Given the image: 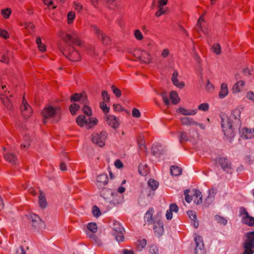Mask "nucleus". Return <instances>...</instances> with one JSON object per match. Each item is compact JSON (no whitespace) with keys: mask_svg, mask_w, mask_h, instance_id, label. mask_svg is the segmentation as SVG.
Returning <instances> with one entry per match:
<instances>
[{"mask_svg":"<svg viewBox=\"0 0 254 254\" xmlns=\"http://www.w3.org/2000/svg\"><path fill=\"white\" fill-rule=\"evenodd\" d=\"M58 36L67 44L62 51L64 55L72 62L80 60V55L78 51L75 49V46L82 47V42L79 39L76 31L71 30L65 32L61 30L58 33Z\"/></svg>","mask_w":254,"mask_h":254,"instance_id":"obj_1","label":"nucleus"},{"mask_svg":"<svg viewBox=\"0 0 254 254\" xmlns=\"http://www.w3.org/2000/svg\"><path fill=\"white\" fill-rule=\"evenodd\" d=\"M241 111L236 108L229 117L223 116L221 117V127L225 135L228 138H233L235 135V130L240 124Z\"/></svg>","mask_w":254,"mask_h":254,"instance_id":"obj_2","label":"nucleus"},{"mask_svg":"<svg viewBox=\"0 0 254 254\" xmlns=\"http://www.w3.org/2000/svg\"><path fill=\"white\" fill-rule=\"evenodd\" d=\"M42 114L43 117V122L46 124L48 120H51L55 123L58 122L61 118L62 111L59 106L48 105L43 109Z\"/></svg>","mask_w":254,"mask_h":254,"instance_id":"obj_3","label":"nucleus"},{"mask_svg":"<svg viewBox=\"0 0 254 254\" xmlns=\"http://www.w3.org/2000/svg\"><path fill=\"white\" fill-rule=\"evenodd\" d=\"M243 243L244 252L243 254H253L254 253V231L248 232L245 235Z\"/></svg>","mask_w":254,"mask_h":254,"instance_id":"obj_4","label":"nucleus"},{"mask_svg":"<svg viewBox=\"0 0 254 254\" xmlns=\"http://www.w3.org/2000/svg\"><path fill=\"white\" fill-rule=\"evenodd\" d=\"M97 231V226L95 223H89L87 226V230L85 231L87 237L93 240L97 245H101V242L95 235V233Z\"/></svg>","mask_w":254,"mask_h":254,"instance_id":"obj_5","label":"nucleus"},{"mask_svg":"<svg viewBox=\"0 0 254 254\" xmlns=\"http://www.w3.org/2000/svg\"><path fill=\"white\" fill-rule=\"evenodd\" d=\"M91 31L94 32L99 39L101 40L104 45H110L111 42L110 38L106 35L102 31L95 25L91 26Z\"/></svg>","mask_w":254,"mask_h":254,"instance_id":"obj_6","label":"nucleus"},{"mask_svg":"<svg viewBox=\"0 0 254 254\" xmlns=\"http://www.w3.org/2000/svg\"><path fill=\"white\" fill-rule=\"evenodd\" d=\"M92 137L93 143L98 145L99 146L102 147L105 145V141L107 137V133L105 131H102L100 133H93Z\"/></svg>","mask_w":254,"mask_h":254,"instance_id":"obj_7","label":"nucleus"},{"mask_svg":"<svg viewBox=\"0 0 254 254\" xmlns=\"http://www.w3.org/2000/svg\"><path fill=\"white\" fill-rule=\"evenodd\" d=\"M240 215L242 217V222L243 223L250 226H254V217L250 216L245 208H240Z\"/></svg>","mask_w":254,"mask_h":254,"instance_id":"obj_8","label":"nucleus"},{"mask_svg":"<svg viewBox=\"0 0 254 254\" xmlns=\"http://www.w3.org/2000/svg\"><path fill=\"white\" fill-rule=\"evenodd\" d=\"M216 162L222 169L228 173H231V164L230 162L225 157H218L216 158Z\"/></svg>","mask_w":254,"mask_h":254,"instance_id":"obj_9","label":"nucleus"},{"mask_svg":"<svg viewBox=\"0 0 254 254\" xmlns=\"http://www.w3.org/2000/svg\"><path fill=\"white\" fill-rule=\"evenodd\" d=\"M154 213V210L152 208H150L149 210L146 212L144 216V225H151L154 224L156 221V218L158 217H161L160 215L159 214H157V215L153 216Z\"/></svg>","mask_w":254,"mask_h":254,"instance_id":"obj_10","label":"nucleus"},{"mask_svg":"<svg viewBox=\"0 0 254 254\" xmlns=\"http://www.w3.org/2000/svg\"><path fill=\"white\" fill-rule=\"evenodd\" d=\"M153 224L154 234L158 237H160L163 234L164 231L163 223L161 217H157L156 218L155 222Z\"/></svg>","mask_w":254,"mask_h":254,"instance_id":"obj_11","label":"nucleus"},{"mask_svg":"<svg viewBox=\"0 0 254 254\" xmlns=\"http://www.w3.org/2000/svg\"><path fill=\"white\" fill-rule=\"evenodd\" d=\"M194 240L195 243L194 253L195 254H204V244L202 238L201 236L194 234Z\"/></svg>","mask_w":254,"mask_h":254,"instance_id":"obj_12","label":"nucleus"},{"mask_svg":"<svg viewBox=\"0 0 254 254\" xmlns=\"http://www.w3.org/2000/svg\"><path fill=\"white\" fill-rule=\"evenodd\" d=\"M21 111L25 118H29L32 113V108L27 104L24 98L21 106Z\"/></svg>","mask_w":254,"mask_h":254,"instance_id":"obj_13","label":"nucleus"},{"mask_svg":"<svg viewBox=\"0 0 254 254\" xmlns=\"http://www.w3.org/2000/svg\"><path fill=\"white\" fill-rule=\"evenodd\" d=\"M71 102H80L82 104L87 103V98L85 92L74 93L70 97Z\"/></svg>","mask_w":254,"mask_h":254,"instance_id":"obj_14","label":"nucleus"},{"mask_svg":"<svg viewBox=\"0 0 254 254\" xmlns=\"http://www.w3.org/2000/svg\"><path fill=\"white\" fill-rule=\"evenodd\" d=\"M108 177L107 174H100L97 177L96 185L99 189L102 188L108 184Z\"/></svg>","mask_w":254,"mask_h":254,"instance_id":"obj_15","label":"nucleus"},{"mask_svg":"<svg viewBox=\"0 0 254 254\" xmlns=\"http://www.w3.org/2000/svg\"><path fill=\"white\" fill-rule=\"evenodd\" d=\"M207 23L204 21L203 17H199L198 19L197 23L194 28V30L198 33L200 31L205 33V30L207 29Z\"/></svg>","mask_w":254,"mask_h":254,"instance_id":"obj_16","label":"nucleus"},{"mask_svg":"<svg viewBox=\"0 0 254 254\" xmlns=\"http://www.w3.org/2000/svg\"><path fill=\"white\" fill-rule=\"evenodd\" d=\"M106 121L107 124L114 128H117L119 126V120L114 116L106 115Z\"/></svg>","mask_w":254,"mask_h":254,"instance_id":"obj_17","label":"nucleus"},{"mask_svg":"<svg viewBox=\"0 0 254 254\" xmlns=\"http://www.w3.org/2000/svg\"><path fill=\"white\" fill-rule=\"evenodd\" d=\"M139 150V154L145 155L147 152V148L145 144L144 139L142 136L139 135L137 139Z\"/></svg>","mask_w":254,"mask_h":254,"instance_id":"obj_18","label":"nucleus"},{"mask_svg":"<svg viewBox=\"0 0 254 254\" xmlns=\"http://www.w3.org/2000/svg\"><path fill=\"white\" fill-rule=\"evenodd\" d=\"M179 207L176 203H171L170 204L169 209L167 210L166 213V218L170 220L172 218L173 212L178 213Z\"/></svg>","mask_w":254,"mask_h":254,"instance_id":"obj_19","label":"nucleus"},{"mask_svg":"<svg viewBox=\"0 0 254 254\" xmlns=\"http://www.w3.org/2000/svg\"><path fill=\"white\" fill-rule=\"evenodd\" d=\"M178 76V72L176 70H174L172 77V81L174 85L182 89L184 87L185 83L183 81H179L177 78Z\"/></svg>","mask_w":254,"mask_h":254,"instance_id":"obj_20","label":"nucleus"},{"mask_svg":"<svg viewBox=\"0 0 254 254\" xmlns=\"http://www.w3.org/2000/svg\"><path fill=\"white\" fill-rule=\"evenodd\" d=\"M242 137L245 139H251L254 137V128H244L242 131Z\"/></svg>","mask_w":254,"mask_h":254,"instance_id":"obj_21","label":"nucleus"},{"mask_svg":"<svg viewBox=\"0 0 254 254\" xmlns=\"http://www.w3.org/2000/svg\"><path fill=\"white\" fill-rule=\"evenodd\" d=\"M245 84V82L243 80L238 81L235 83L232 87V91L234 93H237L241 92Z\"/></svg>","mask_w":254,"mask_h":254,"instance_id":"obj_22","label":"nucleus"},{"mask_svg":"<svg viewBox=\"0 0 254 254\" xmlns=\"http://www.w3.org/2000/svg\"><path fill=\"white\" fill-rule=\"evenodd\" d=\"M168 0H159V9L156 12L155 16H160L163 14H168V12L162 6L167 4Z\"/></svg>","mask_w":254,"mask_h":254,"instance_id":"obj_23","label":"nucleus"},{"mask_svg":"<svg viewBox=\"0 0 254 254\" xmlns=\"http://www.w3.org/2000/svg\"><path fill=\"white\" fill-rule=\"evenodd\" d=\"M193 197L195 203L199 204L202 202V195L201 192L197 190H193Z\"/></svg>","mask_w":254,"mask_h":254,"instance_id":"obj_24","label":"nucleus"},{"mask_svg":"<svg viewBox=\"0 0 254 254\" xmlns=\"http://www.w3.org/2000/svg\"><path fill=\"white\" fill-rule=\"evenodd\" d=\"M177 111L178 113L185 116L194 115L197 113L196 109L188 110L182 107L179 108Z\"/></svg>","mask_w":254,"mask_h":254,"instance_id":"obj_25","label":"nucleus"},{"mask_svg":"<svg viewBox=\"0 0 254 254\" xmlns=\"http://www.w3.org/2000/svg\"><path fill=\"white\" fill-rule=\"evenodd\" d=\"M228 94V89L227 84L222 83L221 86V89L219 93V96L220 98H225Z\"/></svg>","mask_w":254,"mask_h":254,"instance_id":"obj_26","label":"nucleus"},{"mask_svg":"<svg viewBox=\"0 0 254 254\" xmlns=\"http://www.w3.org/2000/svg\"><path fill=\"white\" fill-rule=\"evenodd\" d=\"M181 123L184 126H193L197 125V123L194 121L193 119L190 117H184L181 119Z\"/></svg>","mask_w":254,"mask_h":254,"instance_id":"obj_27","label":"nucleus"},{"mask_svg":"<svg viewBox=\"0 0 254 254\" xmlns=\"http://www.w3.org/2000/svg\"><path fill=\"white\" fill-rule=\"evenodd\" d=\"M4 159L9 163L15 164L16 162L17 157L12 153H7L4 156Z\"/></svg>","mask_w":254,"mask_h":254,"instance_id":"obj_28","label":"nucleus"},{"mask_svg":"<svg viewBox=\"0 0 254 254\" xmlns=\"http://www.w3.org/2000/svg\"><path fill=\"white\" fill-rule=\"evenodd\" d=\"M77 125L80 127L87 126V120L84 115H79L76 120Z\"/></svg>","mask_w":254,"mask_h":254,"instance_id":"obj_29","label":"nucleus"},{"mask_svg":"<svg viewBox=\"0 0 254 254\" xmlns=\"http://www.w3.org/2000/svg\"><path fill=\"white\" fill-rule=\"evenodd\" d=\"M152 152L155 156L161 154L163 152L162 146L157 144H153L152 147Z\"/></svg>","mask_w":254,"mask_h":254,"instance_id":"obj_30","label":"nucleus"},{"mask_svg":"<svg viewBox=\"0 0 254 254\" xmlns=\"http://www.w3.org/2000/svg\"><path fill=\"white\" fill-rule=\"evenodd\" d=\"M138 172L140 175L145 176L149 172V168L146 165L140 164L138 166Z\"/></svg>","mask_w":254,"mask_h":254,"instance_id":"obj_31","label":"nucleus"},{"mask_svg":"<svg viewBox=\"0 0 254 254\" xmlns=\"http://www.w3.org/2000/svg\"><path fill=\"white\" fill-rule=\"evenodd\" d=\"M170 171L172 175L177 176L181 174L182 169L178 166H172L170 167Z\"/></svg>","mask_w":254,"mask_h":254,"instance_id":"obj_32","label":"nucleus"},{"mask_svg":"<svg viewBox=\"0 0 254 254\" xmlns=\"http://www.w3.org/2000/svg\"><path fill=\"white\" fill-rule=\"evenodd\" d=\"M216 193L217 190L215 189L212 188L209 190V194L206 199V200L209 201V203L213 200Z\"/></svg>","mask_w":254,"mask_h":254,"instance_id":"obj_33","label":"nucleus"},{"mask_svg":"<svg viewBox=\"0 0 254 254\" xmlns=\"http://www.w3.org/2000/svg\"><path fill=\"white\" fill-rule=\"evenodd\" d=\"M148 186L153 190H156L159 186L158 182L153 179H150L148 182Z\"/></svg>","mask_w":254,"mask_h":254,"instance_id":"obj_34","label":"nucleus"},{"mask_svg":"<svg viewBox=\"0 0 254 254\" xmlns=\"http://www.w3.org/2000/svg\"><path fill=\"white\" fill-rule=\"evenodd\" d=\"M170 98L174 104H177L180 101V99L177 93L175 91H172L170 93Z\"/></svg>","mask_w":254,"mask_h":254,"instance_id":"obj_35","label":"nucleus"},{"mask_svg":"<svg viewBox=\"0 0 254 254\" xmlns=\"http://www.w3.org/2000/svg\"><path fill=\"white\" fill-rule=\"evenodd\" d=\"M98 122V120L96 118H90L87 120V127L91 128L95 126Z\"/></svg>","mask_w":254,"mask_h":254,"instance_id":"obj_36","label":"nucleus"},{"mask_svg":"<svg viewBox=\"0 0 254 254\" xmlns=\"http://www.w3.org/2000/svg\"><path fill=\"white\" fill-rule=\"evenodd\" d=\"M215 219L218 223L225 226L227 223V220L223 217L216 215L215 216Z\"/></svg>","mask_w":254,"mask_h":254,"instance_id":"obj_37","label":"nucleus"},{"mask_svg":"<svg viewBox=\"0 0 254 254\" xmlns=\"http://www.w3.org/2000/svg\"><path fill=\"white\" fill-rule=\"evenodd\" d=\"M180 134L179 141L181 144L187 142L189 140V137L186 132H181Z\"/></svg>","mask_w":254,"mask_h":254,"instance_id":"obj_38","label":"nucleus"},{"mask_svg":"<svg viewBox=\"0 0 254 254\" xmlns=\"http://www.w3.org/2000/svg\"><path fill=\"white\" fill-rule=\"evenodd\" d=\"M79 108L80 106L79 105L74 103L69 106V111L72 115H75Z\"/></svg>","mask_w":254,"mask_h":254,"instance_id":"obj_39","label":"nucleus"},{"mask_svg":"<svg viewBox=\"0 0 254 254\" xmlns=\"http://www.w3.org/2000/svg\"><path fill=\"white\" fill-rule=\"evenodd\" d=\"M82 110L83 112V113L88 117H90V116H91L92 114L91 108L88 106L86 105V104H84Z\"/></svg>","mask_w":254,"mask_h":254,"instance_id":"obj_40","label":"nucleus"},{"mask_svg":"<svg viewBox=\"0 0 254 254\" xmlns=\"http://www.w3.org/2000/svg\"><path fill=\"white\" fill-rule=\"evenodd\" d=\"M39 205H40V207L42 208L46 207V206L47 205V201H46V199L45 198V196L43 195L41 193L39 197Z\"/></svg>","mask_w":254,"mask_h":254,"instance_id":"obj_41","label":"nucleus"},{"mask_svg":"<svg viewBox=\"0 0 254 254\" xmlns=\"http://www.w3.org/2000/svg\"><path fill=\"white\" fill-rule=\"evenodd\" d=\"M149 252L151 254H159V250L156 245L152 244L149 247Z\"/></svg>","mask_w":254,"mask_h":254,"instance_id":"obj_42","label":"nucleus"},{"mask_svg":"<svg viewBox=\"0 0 254 254\" xmlns=\"http://www.w3.org/2000/svg\"><path fill=\"white\" fill-rule=\"evenodd\" d=\"M212 51L217 55H219L221 53V46L218 44H214L212 47Z\"/></svg>","mask_w":254,"mask_h":254,"instance_id":"obj_43","label":"nucleus"},{"mask_svg":"<svg viewBox=\"0 0 254 254\" xmlns=\"http://www.w3.org/2000/svg\"><path fill=\"white\" fill-rule=\"evenodd\" d=\"M100 108L105 114H107L110 111V108L107 106L106 102H102L100 103Z\"/></svg>","mask_w":254,"mask_h":254,"instance_id":"obj_44","label":"nucleus"},{"mask_svg":"<svg viewBox=\"0 0 254 254\" xmlns=\"http://www.w3.org/2000/svg\"><path fill=\"white\" fill-rule=\"evenodd\" d=\"M113 229L119 233H122V232L124 231L123 227H122L119 223L114 224Z\"/></svg>","mask_w":254,"mask_h":254,"instance_id":"obj_45","label":"nucleus"},{"mask_svg":"<svg viewBox=\"0 0 254 254\" xmlns=\"http://www.w3.org/2000/svg\"><path fill=\"white\" fill-rule=\"evenodd\" d=\"M45 5H47L49 8H55L57 6L54 3L53 0H43Z\"/></svg>","mask_w":254,"mask_h":254,"instance_id":"obj_46","label":"nucleus"},{"mask_svg":"<svg viewBox=\"0 0 254 254\" xmlns=\"http://www.w3.org/2000/svg\"><path fill=\"white\" fill-rule=\"evenodd\" d=\"M26 137V139L25 142L22 143L21 144V149L23 150H27L30 145L29 138V137Z\"/></svg>","mask_w":254,"mask_h":254,"instance_id":"obj_47","label":"nucleus"},{"mask_svg":"<svg viewBox=\"0 0 254 254\" xmlns=\"http://www.w3.org/2000/svg\"><path fill=\"white\" fill-rule=\"evenodd\" d=\"M102 96L103 102H109L110 101V96L108 95V92L106 90H103L102 92Z\"/></svg>","mask_w":254,"mask_h":254,"instance_id":"obj_48","label":"nucleus"},{"mask_svg":"<svg viewBox=\"0 0 254 254\" xmlns=\"http://www.w3.org/2000/svg\"><path fill=\"white\" fill-rule=\"evenodd\" d=\"M111 89L115 95L117 97H120L121 96V91L119 88H117L115 86L112 85Z\"/></svg>","mask_w":254,"mask_h":254,"instance_id":"obj_49","label":"nucleus"},{"mask_svg":"<svg viewBox=\"0 0 254 254\" xmlns=\"http://www.w3.org/2000/svg\"><path fill=\"white\" fill-rule=\"evenodd\" d=\"M190 191L189 190H184V193L185 196V200L188 203H190L192 199V197L191 196H190L189 194Z\"/></svg>","mask_w":254,"mask_h":254,"instance_id":"obj_50","label":"nucleus"},{"mask_svg":"<svg viewBox=\"0 0 254 254\" xmlns=\"http://www.w3.org/2000/svg\"><path fill=\"white\" fill-rule=\"evenodd\" d=\"M209 105L208 103H202L198 107V109L200 111H207L209 109Z\"/></svg>","mask_w":254,"mask_h":254,"instance_id":"obj_51","label":"nucleus"},{"mask_svg":"<svg viewBox=\"0 0 254 254\" xmlns=\"http://www.w3.org/2000/svg\"><path fill=\"white\" fill-rule=\"evenodd\" d=\"M134 35L138 40H141L143 38V35L139 30H136L134 31Z\"/></svg>","mask_w":254,"mask_h":254,"instance_id":"obj_52","label":"nucleus"},{"mask_svg":"<svg viewBox=\"0 0 254 254\" xmlns=\"http://www.w3.org/2000/svg\"><path fill=\"white\" fill-rule=\"evenodd\" d=\"M164 102L166 105H169L170 104V101L168 98L167 94L166 92H162L161 94Z\"/></svg>","mask_w":254,"mask_h":254,"instance_id":"obj_53","label":"nucleus"},{"mask_svg":"<svg viewBox=\"0 0 254 254\" xmlns=\"http://www.w3.org/2000/svg\"><path fill=\"white\" fill-rule=\"evenodd\" d=\"M1 13L2 16H10V15L12 14V12L10 8H6L5 9H1Z\"/></svg>","mask_w":254,"mask_h":254,"instance_id":"obj_54","label":"nucleus"},{"mask_svg":"<svg viewBox=\"0 0 254 254\" xmlns=\"http://www.w3.org/2000/svg\"><path fill=\"white\" fill-rule=\"evenodd\" d=\"M92 213L94 216L98 217L101 215V212L100 209L96 206H94L93 207Z\"/></svg>","mask_w":254,"mask_h":254,"instance_id":"obj_55","label":"nucleus"},{"mask_svg":"<svg viewBox=\"0 0 254 254\" xmlns=\"http://www.w3.org/2000/svg\"><path fill=\"white\" fill-rule=\"evenodd\" d=\"M187 214L191 221L196 219V215L194 211L189 210L187 212Z\"/></svg>","mask_w":254,"mask_h":254,"instance_id":"obj_56","label":"nucleus"},{"mask_svg":"<svg viewBox=\"0 0 254 254\" xmlns=\"http://www.w3.org/2000/svg\"><path fill=\"white\" fill-rule=\"evenodd\" d=\"M0 37L7 39L9 38V34L6 31L0 29Z\"/></svg>","mask_w":254,"mask_h":254,"instance_id":"obj_57","label":"nucleus"},{"mask_svg":"<svg viewBox=\"0 0 254 254\" xmlns=\"http://www.w3.org/2000/svg\"><path fill=\"white\" fill-rule=\"evenodd\" d=\"M243 72L245 75L249 76L253 73L254 70L252 69H250L249 68L247 67L243 69Z\"/></svg>","mask_w":254,"mask_h":254,"instance_id":"obj_58","label":"nucleus"},{"mask_svg":"<svg viewBox=\"0 0 254 254\" xmlns=\"http://www.w3.org/2000/svg\"><path fill=\"white\" fill-rule=\"evenodd\" d=\"M246 97L249 100L254 102V93L253 91H248L247 93Z\"/></svg>","mask_w":254,"mask_h":254,"instance_id":"obj_59","label":"nucleus"},{"mask_svg":"<svg viewBox=\"0 0 254 254\" xmlns=\"http://www.w3.org/2000/svg\"><path fill=\"white\" fill-rule=\"evenodd\" d=\"M24 26L25 28L28 30H33L35 28L34 24L32 22L25 23Z\"/></svg>","mask_w":254,"mask_h":254,"instance_id":"obj_60","label":"nucleus"},{"mask_svg":"<svg viewBox=\"0 0 254 254\" xmlns=\"http://www.w3.org/2000/svg\"><path fill=\"white\" fill-rule=\"evenodd\" d=\"M132 115L133 117L139 118L140 116V113L138 109L133 108L132 111Z\"/></svg>","mask_w":254,"mask_h":254,"instance_id":"obj_61","label":"nucleus"},{"mask_svg":"<svg viewBox=\"0 0 254 254\" xmlns=\"http://www.w3.org/2000/svg\"><path fill=\"white\" fill-rule=\"evenodd\" d=\"M0 61L4 63H8L9 58L6 54L0 56Z\"/></svg>","mask_w":254,"mask_h":254,"instance_id":"obj_62","label":"nucleus"},{"mask_svg":"<svg viewBox=\"0 0 254 254\" xmlns=\"http://www.w3.org/2000/svg\"><path fill=\"white\" fill-rule=\"evenodd\" d=\"M74 8L78 12L77 14H79L80 13V11L82 9V7L81 5L78 3H74Z\"/></svg>","mask_w":254,"mask_h":254,"instance_id":"obj_63","label":"nucleus"},{"mask_svg":"<svg viewBox=\"0 0 254 254\" xmlns=\"http://www.w3.org/2000/svg\"><path fill=\"white\" fill-rule=\"evenodd\" d=\"M147 241L145 239H142L138 241V245L142 248L145 247L146 245Z\"/></svg>","mask_w":254,"mask_h":254,"instance_id":"obj_64","label":"nucleus"}]
</instances>
